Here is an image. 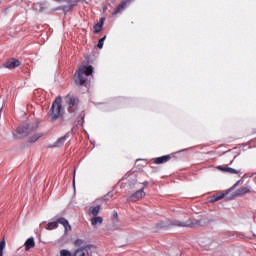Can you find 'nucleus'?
<instances>
[{"mask_svg": "<svg viewBox=\"0 0 256 256\" xmlns=\"http://www.w3.org/2000/svg\"><path fill=\"white\" fill-rule=\"evenodd\" d=\"M128 177H129V174H126L121 181H125L126 179H128Z\"/></svg>", "mask_w": 256, "mask_h": 256, "instance_id": "obj_28", "label": "nucleus"}, {"mask_svg": "<svg viewBox=\"0 0 256 256\" xmlns=\"http://www.w3.org/2000/svg\"><path fill=\"white\" fill-rule=\"evenodd\" d=\"M105 39H107V36H104L98 41V49H103V43H105Z\"/></svg>", "mask_w": 256, "mask_h": 256, "instance_id": "obj_26", "label": "nucleus"}, {"mask_svg": "<svg viewBox=\"0 0 256 256\" xmlns=\"http://www.w3.org/2000/svg\"><path fill=\"white\" fill-rule=\"evenodd\" d=\"M77 173V170H74V178H73V184L75 185V175Z\"/></svg>", "mask_w": 256, "mask_h": 256, "instance_id": "obj_30", "label": "nucleus"}, {"mask_svg": "<svg viewBox=\"0 0 256 256\" xmlns=\"http://www.w3.org/2000/svg\"><path fill=\"white\" fill-rule=\"evenodd\" d=\"M90 221L94 227H97L98 225H103V217L101 216H94L92 219H90Z\"/></svg>", "mask_w": 256, "mask_h": 256, "instance_id": "obj_15", "label": "nucleus"}, {"mask_svg": "<svg viewBox=\"0 0 256 256\" xmlns=\"http://www.w3.org/2000/svg\"><path fill=\"white\" fill-rule=\"evenodd\" d=\"M61 96H58L54 102L52 103L50 109V118L52 121H57V119H61L63 117V104H62Z\"/></svg>", "mask_w": 256, "mask_h": 256, "instance_id": "obj_2", "label": "nucleus"}, {"mask_svg": "<svg viewBox=\"0 0 256 256\" xmlns=\"http://www.w3.org/2000/svg\"><path fill=\"white\" fill-rule=\"evenodd\" d=\"M99 211H101V206H92L89 208L88 210V215L90 217H97V215H99Z\"/></svg>", "mask_w": 256, "mask_h": 256, "instance_id": "obj_9", "label": "nucleus"}, {"mask_svg": "<svg viewBox=\"0 0 256 256\" xmlns=\"http://www.w3.org/2000/svg\"><path fill=\"white\" fill-rule=\"evenodd\" d=\"M19 135H33V129L27 127L25 129L18 128Z\"/></svg>", "mask_w": 256, "mask_h": 256, "instance_id": "obj_19", "label": "nucleus"}, {"mask_svg": "<svg viewBox=\"0 0 256 256\" xmlns=\"http://www.w3.org/2000/svg\"><path fill=\"white\" fill-rule=\"evenodd\" d=\"M216 169L222 171L223 173H229L230 175H239V173H241V170H235L231 167L217 166Z\"/></svg>", "mask_w": 256, "mask_h": 256, "instance_id": "obj_7", "label": "nucleus"}, {"mask_svg": "<svg viewBox=\"0 0 256 256\" xmlns=\"http://www.w3.org/2000/svg\"><path fill=\"white\" fill-rule=\"evenodd\" d=\"M171 227H193V221L189 219L186 222H181L180 220H172L170 221Z\"/></svg>", "mask_w": 256, "mask_h": 256, "instance_id": "obj_6", "label": "nucleus"}, {"mask_svg": "<svg viewBox=\"0 0 256 256\" xmlns=\"http://www.w3.org/2000/svg\"><path fill=\"white\" fill-rule=\"evenodd\" d=\"M104 23L105 18H101L100 21L94 25V33H100L101 29H103Z\"/></svg>", "mask_w": 256, "mask_h": 256, "instance_id": "obj_16", "label": "nucleus"}, {"mask_svg": "<svg viewBox=\"0 0 256 256\" xmlns=\"http://www.w3.org/2000/svg\"><path fill=\"white\" fill-rule=\"evenodd\" d=\"M240 183H243V180H239V181L234 185V187H237V185H240Z\"/></svg>", "mask_w": 256, "mask_h": 256, "instance_id": "obj_29", "label": "nucleus"}, {"mask_svg": "<svg viewBox=\"0 0 256 256\" xmlns=\"http://www.w3.org/2000/svg\"><path fill=\"white\" fill-rule=\"evenodd\" d=\"M93 75V66L82 65L78 68L74 75V82L76 85H85L87 83V77Z\"/></svg>", "mask_w": 256, "mask_h": 256, "instance_id": "obj_1", "label": "nucleus"}, {"mask_svg": "<svg viewBox=\"0 0 256 256\" xmlns=\"http://www.w3.org/2000/svg\"><path fill=\"white\" fill-rule=\"evenodd\" d=\"M41 137H43V134H41V133L35 134L34 138H29V142L35 143V141H37L38 139H41Z\"/></svg>", "mask_w": 256, "mask_h": 256, "instance_id": "obj_23", "label": "nucleus"}, {"mask_svg": "<svg viewBox=\"0 0 256 256\" xmlns=\"http://www.w3.org/2000/svg\"><path fill=\"white\" fill-rule=\"evenodd\" d=\"M169 159H171L170 155H166V156H161L155 159L154 163L156 165H161L163 163H167V161H169Z\"/></svg>", "mask_w": 256, "mask_h": 256, "instance_id": "obj_14", "label": "nucleus"}, {"mask_svg": "<svg viewBox=\"0 0 256 256\" xmlns=\"http://www.w3.org/2000/svg\"><path fill=\"white\" fill-rule=\"evenodd\" d=\"M74 245L77 249L72 253L73 256H87L91 253V245L85 244V241L81 239L74 241Z\"/></svg>", "mask_w": 256, "mask_h": 256, "instance_id": "obj_3", "label": "nucleus"}, {"mask_svg": "<svg viewBox=\"0 0 256 256\" xmlns=\"http://www.w3.org/2000/svg\"><path fill=\"white\" fill-rule=\"evenodd\" d=\"M57 227H59V224H58L57 220L56 221H52V222H48L45 225V229L47 231H53V230L57 229Z\"/></svg>", "mask_w": 256, "mask_h": 256, "instance_id": "obj_17", "label": "nucleus"}, {"mask_svg": "<svg viewBox=\"0 0 256 256\" xmlns=\"http://www.w3.org/2000/svg\"><path fill=\"white\" fill-rule=\"evenodd\" d=\"M57 223L60 225H63L65 231H71V225L69 224V221L63 217L57 219Z\"/></svg>", "mask_w": 256, "mask_h": 256, "instance_id": "obj_12", "label": "nucleus"}, {"mask_svg": "<svg viewBox=\"0 0 256 256\" xmlns=\"http://www.w3.org/2000/svg\"><path fill=\"white\" fill-rule=\"evenodd\" d=\"M62 9L64 11H71V9H73V6H64V7H62Z\"/></svg>", "mask_w": 256, "mask_h": 256, "instance_id": "obj_27", "label": "nucleus"}, {"mask_svg": "<svg viewBox=\"0 0 256 256\" xmlns=\"http://www.w3.org/2000/svg\"><path fill=\"white\" fill-rule=\"evenodd\" d=\"M25 251H31V249H34L35 247V238L30 237L28 238L23 245Z\"/></svg>", "mask_w": 256, "mask_h": 256, "instance_id": "obj_8", "label": "nucleus"}, {"mask_svg": "<svg viewBox=\"0 0 256 256\" xmlns=\"http://www.w3.org/2000/svg\"><path fill=\"white\" fill-rule=\"evenodd\" d=\"M57 223L60 225H63L65 231H71V225L69 224V221L63 217L57 219Z\"/></svg>", "mask_w": 256, "mask_h": 256, "instance_id": "obj_11", "label": "nucleus"}, {"mask_svg": "<svg viewBox=\"0 0 256 256\" xmlns=\"http://www.w3.org/2000/svg\"><path fill=\"white\" fill-rule=\"evenodd\" d=\"M5 247H7V242L5 239H2L0 242V256H3V252L5 251Z\"/></svg>", "mask_w": 256, "mask_h": 256, "instance_id": "obj_22", "label": "nucleus"}, {"mask_svg": "<svg viewBox=\"0 0 256 256\" xmlns=\"http://www.w3.org/2000/svg\"><path fill=\"white\" fill-rule=\"evenodd\" d=\"M127 7V2H122L120 5L116 7V9L113 11L112 15H119V13H123Z\"/></svg>", "mask_w": 256, "mask_h": 256, "instance_id": "obj_13", "label": "nucleus"}, {"mask_svg": "<svg viewBox=\"0 0 256 256\" xmlns=\"http://www.w3.org/2000/svg\"><path fill=\"white\" fill-rule=\"evenodd\" d=\"M145 195V190L140 189L134 192L131 196H129L128 201H131L132 203H137V201H141V199H144Z\"/></svg>", "mask_w": 256, "mask_h": 256, "instance_id": "obj_4", "label": "nucleus"}, {"mask_svg": "<svg viewBox=\"0 0 256 256\" xmlns=\"http://www.w3.org/2000/svg\"><path fill=\"white\" fill-rule=\"evenodd\" d=\"M246 193H249V187H242L238 190V195H246Z\"/></svg>", "mask_w": 256, "mask_h": 256, "instance_id": "obj_24", "label": "nucleus"}, {"mask_svg": "<svg viewBox=\"0 0 256 256\" xmlns=\"http://www.w3.org/2000/svg\"><path fill=\"white\" fill-rule=\"evenodd\" d=\"M57 223L60 225H63L65 231H71V225L69 224V221L63 217L57 219Z\"/></svg>", "mask_w": 256, "mask_h": 256, "instance_id": "obj_10", "label": "nucleus"}, {"mask_svg": "<svg viewBox=\"0 0 256 256\" xmlns=\"http://www.w3.org/2000/svg\"><path fill=\"white\" fill-rule=\"evenodd\" d=\"M60 256H73V253L67 249H63L60 251Z\"/></svg>", "mask_w": 256, "mask_h": 256, "instance_id": "obj_25", "label": "nucleus"}, {"mask_svg": "<svg viewBox=\"0 0 256 256\" xmlns=\"http://www.w3.org/2000/svg\"><path fill=\"white\" fill-rule=\"evenodd\" d=\"M67 139V136H63L61 138H59L55 143H54V147H62V145L65 144V140Z\"/></svg>", "mask_w": 256, "mask_h": 256, "instance_id": "obj_21", "label": "nucleus"}, {"mask_svg": "<svg viewBox=\"0 0 256 256\" xmlns=\"http://www.w3.org/2000/svg\"><path fill=\"white\" fill-rule=\"evenodd\" d=\"M225 197V193L220 192L214 196L211 197L210 203H216V201H221Z\"/></svg>", "mask_w": 256, "mask_h": 256, "instance_id": "obj_18", "label": "nucleus"}, {"mask_svg": "<svg viewBox=\"0 0 256 256\" xmlns=\"http://www.w3.org/2000/svg\"><path fill=\"white\" fill-rule=\"evenodd\" d=\"M66 99L68 101L69 107H75L77 105V103H78L77 98H73L71 96H67Z\"/></svg>", "mask_w": 256, "mask_h": 256, "instance_id": "obj_20", "label": "nucleus"}, {"mask_svg": "<svg viewBox=\"0 0 256 256\" xmlns=\"http://www.w3.org/2000/svg\"><path fill=\"white\" fill-rule=\"evenodd\" d=\"M20 65H21V61L15 58H10L3 63V67H5V69H17V67H19Z\"/></svg>", "mask_w": 256, "mask_h": 256, "instance_id": "obj_5", "label": "nucleus"}]
</instances>
